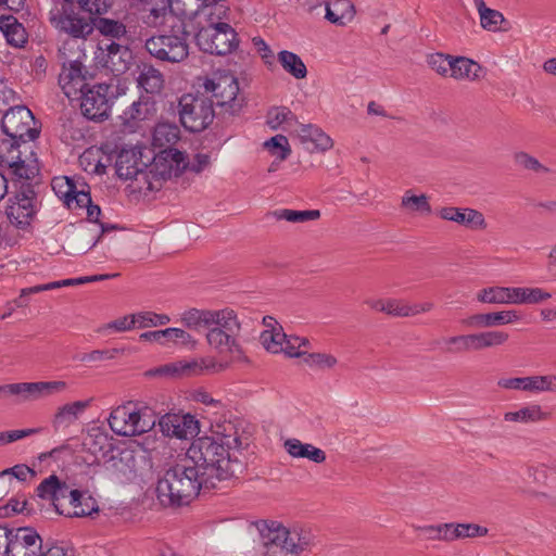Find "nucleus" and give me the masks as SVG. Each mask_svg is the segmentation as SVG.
Wrapping results in <instances>:
<instances>
[{
    "label": "nucleus",
    "instance_id": "nucleus-53",
    "mask_svg": "<svg viewBox=\"0 0 556 556\" xmlns=\"http://www.w3.org/2000/svg\"><path fill=\"white\" fill-rule=\"evenodd\" d=\"M501 317L500 312L479 313L463 319L462 324L471 328H492L502 326Z\"/></svg>",
    "mask_w": 556,
    "mask_h": 556
},
{
    "label": "nucleus",
    "instance_id": "nucleus-6",
    "mask_svg": "<svg viewBox=\"0 0 556 556\" xmlns=\"http://www.w3.org/2000/svg\"><path fill=\"white\" fill-rule=\"evenodd\" d=\"M203 88L220 109L222 114L238 115L245 105V98L239 92L238 79L231 74L206 78Z\"/></svg>",
    "mask_w": 556,
    "mask_h": 556
},
{
    "label": "nucleus",
    "instance_id": "nucleus-1",
    "mask_svg": "<svg viewBox=\"0 0 556 556\" xmlns=\"http://www.w3.org/2000/svg\"><path fill=\"white\" fill-rule=\"evenodd\" d=\"M242 442L237 427L231 421L217 424L210 434L195 438L186 457L202 475L211 488L241 475L245 464L239 458Z\"/></svg>",
    "mask_w": 556,
    "mask_h": 556
},
{
    "label": "nucleus",
    "instance_id": "nucleus-39",
    "mask_svg": "<svg viewBox=\"0 0 556 556\" xmlns=\"http://www.w3.org/2000/svg\"><path fill=\"white\" fill-rule=\"evenodd\" d=\"M476 8L480 16V25L483 29L489 31L507 30V28H501L502 24L507 23V20L503 13L497 10L488 8L484 1L476 5Z\"/></svg>",
    "mask_w": 556,
    "mask_h": 556
},
{
    "label": "nucleus",
    "instance_id": "nucleus-52",
    "mask_svg": "<svg viewBox=\"0 0 556 556\" xmlns=\"http://www.w3.org/2000/svg\"><path fill=\"white\" fill-rule=\"evenodd\" d=\"M264 148L279 162L287 160L291 154L289 141L283 135H276L266 140Z\"/></svg>",
    "mask_w": 556,
    "mask_h": 556
},
{
    "label": "nucleus",
    "instance_id": "nucleus-32",
    "mask_svg": "<svg viewBox=\"0 0 556 556\" xmlns=\"http://www.w3.org/2000/svg\"><path fill=\"white\" fill-rule=\"evenodd\" d=\"M94 28L99 30L104 37H110L116 40H131V31L127 29L126 25L117 20L109 17H98L94 20Z\"/></svg>",
    "mask_w": 556,
    "mask_h": 556
},
{
    "label": "nucleus",
    "instance_id": "nucleus-46",
    "mask_svg": "<svg viewBox=\"0 0 556 556\" xmlns=\"http://www.w3.org/2000/svg\"><path fill=\"white\" fill-rule=\"evenodd\" d=\"M179 139V128L168 123L156 125L153 131V144L159 148H172Z\"/></svg>",
    "mask_w": 556,
    "mask_h": 556
},
{
    "label": "nucleus",
    "instance_id": "nucleus-3",
    "mask_svg": "<svg viewBox=\"0 0 556 556\" xmlns=\"http://www.w3.org/2000/svg\"><path fill=\"white\" fill-rule=\"evenodd\" d=\"M214 490L186 457L169 465L159 476L156 500L164 508L178 509L190 505L201 493Z\"/></svg>",
    "mask_w": 556,
    "mask_h": 556
},
{
    "label": "nucleus",
    "instance_id": "nucleus-57",
    "mask_svg": "<svg viewBox=\"0 0 556 556\" xmlns=\"http://www.w3.org/2000/svg\"><path fill=\"white\" fill-rule=\"evenodd\" d=\"M454 56L444 53H433L428 56L429 66L441 76H451V67Z\"/></svg>",
    "mask_w": 556,
    "mask_h": 556
},
{
    "label": "nucleus",
    "instance_id": "nucleus-36",
    "mask_svg": "<svg viewBox=\"0 0 556 556\" xmlns=\"http://www.w3.org/2000/svg\"><path fill=\"white\" fill-rule=\"evenodd\" d=\"M551 414L542 410V407L538 404L525 406L516 412H507L504 415L505 421H517V422H538L547 420Z\"/></svg>",
    "mask_w": 556,
    "mask_h": 556
},
{
    "label": "nucleus",
    "instance_id": "nucleus-61",
    "mask_svg": "<svg viewBox=\"0 0 556 556\" xmlns=\"http://www.w3.org/2000/svg\"><path fill=\"white\" fill-rule=\"evenodd\" d=\"M77 4L83 11L100 16L112 7V0H77Z\"/></svg>",
    "mask_w": 556,
    "mask_h": 556
},
{
    "label": "nucleus",
    "instance_id": "nucleus-13",
    "mask_svg": "<svg viewBox=\"0 0 556 556\" xmlns=\"http://www.w3.org/2000/svg\"><path fill=\"white\" fill-rule=\"evenodd\" d=\"M187 167L188 160L186 153L177 149L166 148L153 157L149 174L155 180H166L173 176H180Z\"/></svg>",
    "mask_w": 556,
    "mask_h": 556
},
{
    "label": "nucleus",
    "instance_id": "nucleus-48",
    "mask_svg": "<svg viewBox=\"0 0 556 556\" xmlns=\"http://www.w3.org/2000/svg\"><path fill=\"white\" fill-rule=\"evenodd\" d=\"M401 207L406 208L410 213H419L429 215L432 210L429 198L426 194L415 195L410 190L406 191L401 199Z\"/></svg>",
    "mask_w": 556,
    "mask_h": 556
},
{
    "label": "nucleus",
    "instance_id": "nucleus-4",
    "mask_svg": "<svg viewBox=\"0 0 556 556\" xmlns=\"http://www.w3.org/2000/svg\"><path fill=\"white\" fill-rule=\"evenodd\" d=\"M255 527L266 548L265 556H276L278 551L298 555L313 544L314 535L309 530L287 529L277 521L266 520L256 521Z\"/></svg>",
    "mask_w": 556,
    "mask_h": 556
},
{
    "label": "nucleus",
    "instance_id": "nucleus-63",
    "mask_svg": "<svg viewBox=\"0 0 556 556\" xmlns=\"http://www.w3.org/2000/svg\"><path fill=\"white\" fill-rule=\"evenodd\" d=\"M305 364L316 366L318 368H331L337 364V358L330 354L324 353H306L304 356Z\"/></svg>",
    "mask_w": 556,
    "mask_h": 556
},
{
    "label": "nucleus",
    "instance_id": "nucleus-60",
    "mask_svg": "<svg viewBox=\"0 0 556 556\" xmlns=\"http://www.w3.org/2000/svg\"><path fill=\"white\" fill-rule=\"evenodd\" d=\"M138 315L139 328L157 327L167 325L170 318L166 314H156L154 312H142Z\"/></svg>",
    "mask_w": 556,
    "mask_h": 556
},
{
    "label": "nucleus",
    "instance_id": "nucleus-40",
    "mask_svg": "<svg viewBox=\"0 0 556 556\" xmlns=\"http://www.w3.org/2000/svg\"><path fill=\"white\" fill-rule=\"evenodd\" d=\"M354 15V8L349 0H336L332 4L326 2L325 17L332 24L344 25Z\"/></svg>",
    "mask_w": 556,
    "mask_h": 556
},
{
    "label": "nucleus",
    "instance_id": "nucleus-5",
    "mask_svg": "<svg viewBox=\"0 0 556 556\" xmlns=\"http://www.w3.org/2000/svg\"><path fill=\"white\" fill-rule=\"evenodd\" d=\"M214 102L205 93H185L178 99V115L184 128L190 132L206 129L215 117Z\"/></svg>",
    "mask_w": 556,
    "mask_h": 556
},
{
    "label": "nucleus",
    "instance_id": "nucleus-50",
    "mask_svg": "<svg viewBox=\"0 0 556 556\" xmlns=\"http://www.w3.org/2000/svg\"><path fill=\"white\" fill-rule=\"evenodd\" d=\"M286 339L287 334L282 328L265 329L260 336V341L266 351L275 354L282 352L283 340Z\"/></svg>",
    "mask_w": 556,
    "mask_h": 556
},
{
    "label": "nucleus",
    "instance_id": "nucleus-33",
    "mask_svg": "<svg viewBox=\"0 0 556 556\" xmlns=\"http://www.w3.org/2000/svg\"><path fill=\"white\" fill-rule=\"evenodd\" d=\"M510 304H538L552 298V294L541 288H509Z\"/></svg>",
    "mask_w": 556,
    "mask_h": 556
},
{
    "label": "nucleus",
    "instance_id": "nucleus-27",
    "mask_svg": "<svg viewBox=\"0 0 556 556\" xmlns=\"http://www.w3.org/2000/svg\"><path fill=\"white\" fill-rule=\"evenodd\" d=\"M92 399L85 401H75L58 407L52 418L54 430L68 428L73 425L84 412L91 405Z\"/></svg>",
    "mask_w": 556,
    "mask_h": 556
},
{
    "label": "nucleus",
    "instance_id": "nucleus-37",
    "mask_svg": "<svg viewBox=\"0 0 556 556\" xmlns=\"http://www.w3.org/2000/svg\"><path fill=\"white\" fill-rule=\"evenodd\" d=\"M77 500L73 504L67 505L65 509H62L61 515L66 517H87L99 511L97 501L92 496L79 491Z\"/></svg>",
    "mask_w": 556,
    "mask_h": 556
},
{
    "label": "nucleus",
    "instance_id": "nucleus-2",
    "mask_svg": "<svg viewBox=\"0 0 556 556\" xmlns=\"http://www.w3.org/2000/svg\"><path fill=\"white\" fill-rule=\"evenodd\" d=\"M2 131L11 138L12 142L7 153H0V167L8 170V175L16 180H31L39 174V164L36 153L20 150V144L35 140L40 130L35 127V117L25 105L9 109L1 119Z\"/></svg>",
    "mask_w": 556,
    "mask_h": 556
},
{
    "label": "nucleus",
    "instance_id": "nucleus-17",
    "mask_svg": "<svg viewBox=\"0 0 556 556\" xmlns=\"http://www.w3.org/2000/svg\"><path fill=\"white\" fill-rule=\"evenodd\" d=\"M91 75L85 70L81 62L78 60L68 61L63 63L61 73L59 74V85L64 94L73 102V98H77L80 89L88 85V79Z\"/></svg>",
    "mask_w": 556,
    "mask_h": 556
},
{
    "label": "nucleus",
    "instance_id": "nucleus-47",
    "mask_svg": "<svg viewBox=\"0 0 556 556\" xmlns=\"http://www.w3.org/2000/svg\"><path fill=\"white\" fill-rule=\"evenodd\" d=\"M143 22L150 27H163L169 20H173L179 13L175 10L165 11L164 7L155 8L143 4Z\"/></svg>",
    "mask_w": 556,
    "mask_h": 556
},
{
    "label": "nucleus",
    "instance_id": "nucleus-23",
    "mask_svg": "<svg viewBox=\"0 0 556 556\" xmlns=\"http://www.w3.org/2000/svg\"><path fill=\"white\" fill-rule=\"evenodd\" d=\"M241 331L208 329L205 333L207 344L219 354L241 356L242 346L239 342Z\"/></svg>",
    "mask_w": 556,
    "mask_h": 556
},
{
    "label": "nucleus",
    "instance_id": "nucleus-12",
    "mask_svg": "<svg viewBox=\"0 0 556 556\" xmlns=\"http://www.w3.org/2000/svg\"><path fill=\"white\" fill-rule=\"evenodd\" d=\"M36 494L42 500L50 501L55 511L61 515L62 509L78 501L79 490H72L58 476L51 475L40 482L36 489Z\"/></svg>",
    "mask_w": 556,
    "mask_h": 556
},
{
    "label": "nucleus",
    "instance_id": "nucleus-9",
    "mask_svg": "<svg viewBox=\"0 0 556 556\" xmlns=\"http://www.w3.org/2000/svg\"><path fill=\"white\" fill-rule=\"evenodd\" d=\"M111 86L106 84L87 85L80 89L77 98L81 114L90 121H103L109 117L112 98L110 96Z\"/></svg>",
    "mask_w": 556,
    "mask_h": 556
},
{
    "label": "nucleus",
    "instance_id": "nucleus-58",
    "mask_svg": "<svg viewBox=\"0 0 556 556\" xmlns=\"http://www.w3.org/2000/svg\"><path fill=\"white\" fill-rule=\"evenodd\" d=\"M229 8L226 3H218L217 5H207L206 9L201 10V14L206 16L207 24L205 26H219V24H227L223 22L227 17Z\"/></svg>",
    "mask_w": 556,
    "mask_h": 556
},
{
    "label": "nucleus",
    "instance_id": "nucleus-42",
    "mask_svg": "<svg viewBox=\"0 0 556 556\" xmlns=\"http://www.w3.org/2000/svg\"><path fill=\"white\" fill-rule=\"evenodd\" d=\"M213 321H210L208 329L241 331V324L233 309L224 308L213 311Z\"/></svg>",
    "mask_w": 556,
    "mask_h": 556
},
{
    "label": "nucleus",
    "instance_id": "nucleus-21",
    "mask_svg": "<svg viewBox=\"0 0 556 556\" xmlns=\"http://www.w3.org/2000/svg\"><path fill=\"white\" fill-rule=\"evenodd\" d=\"M437 215L472 230H483L488 226L483 214L471 207L444 206L438 210Z\"/></svg>",
    "mask_w": 556,
    "mask_h": 556
},
{
    "label": "nucleus",
    "instance_id": "nucleus-22",
    "mask_svg": "<svg viewBox=\"0 0 556 556\" xmlns=\"http://www.w3.org/2000/svg\"><path fill=\"white\" fill-rule=\"evenodd\" d=\"M109 457L104 460L106 470L129 478L137 468L136 452L130 447H114L110 445Z\"/></svg>",
    "mask_w": 556,
    "mask_h": 556
},
{
    "label": "nucleus",
    "instance_id": "nucleus-29",
    "mask_svg": "<svg viewBox=\"0 0 556 556\" xmlns=\"http://www.w3.org/2000/svg\"><path fill=\"white\" fill-rule=\"evenodd\" d=\"M100 236H97V229L83 223L77 227L70 239L68 247L78 253H86L97 245Z\"/></svg>",
    "mask_w": 556,
    "mask_h": 556
},
{
    "label": "nucleus",
    "instance_id": "nucleus-44",
    "mask_svg": "<svg viewBox=\"0 0 556 556\" xmlns=\"http://www.w3.org/2000/svg\"><path fill=\"white\" fill-rule=\"evenodd\" d=\"M473 338L475 350L481 351L505 344L509 339V334L501 330H488L473 333Z\"/></svg>",
    "mask_w": 556,
    "mask_h": 556
},
{
    "label": "nucleus",
    "instance_id": "nucleus-38",
    "mask_svg": "<svg viewBox=\"0 0 556 556\" xmlns=\"http://www.w3.org/2000/svg\"><path fill=\"white\" fill-rule=\"evenodd\" d=\"M156 112L155 101L150 96H140L139 99L124 112L125 119L143 121Z\"/></svg>",
    "mask_w": 556,
    "mask_h": 556
},
{
    "label": "nucleus",
    "instance_id": "nucleus-19",
    "mask_svg": "<svg viewBox=\"0 0 556 556\" xmlns=\"http://www.w3.org/2000/svg\"><path fill=\"white\" fill-rule=\"evenodd\" d=\"M137 406L132 402L114 408L108 419L111 430L123 437L139 435L137 424Z\"/></svg>",
    "mask_w": 556,
    "mask_h": 556
},
{
    "label": "nucleus",
    "instance_id": "nucleus-18",
    "mask_svg": "<svg viewBox=\"0 0 556 556\" xmlns=\"http://www.w3.org/2000/svg\"><path fill=\"white\" fill-rule=\"evenodd\" d=\"M159 426L164 435L181 440L193 438L200 432L199 421L190 414H165L159 419Z\"/></svg>",
    "mask_w": 556,
    "mask_h": 556
},
{
    "label": "nucleus",
    "instance_id": "nucleus-41",
    "mask_svg": "<svg viewBox=\"0 0 556 556\" xmlns=\"http://www.w3.org/2000/svg\"><path fill=\"white\" fill-rule=\"evenodd\" d=\"M213 309L190 308L181 315V323L185 327L200 331H207L210 321H213Z\"/></svg>",
    "mask_w": 556,
    "mask_h": 556
},
{
    "label": "nucleus",
    "instance_id": "nucleus-11",
    "mask_svg": "<svg viewBox=\"0 0 556 556\" xmlns=\"http://www.w3.org/2000/svg\"><path fill=\"white\" fill-rule=\"evenodd\" d=\"M36 192L31 184H22L18 191L8 200L5 214L10 223L18 229L30 226L36 211Z\"/></svg>",
    "mask_w": 556,
    "mask_h": 556
},
{
    "label": "nucleus",
    "instance_id": "nucleus-34",
    "mask_svg": "<svg viewBox=\"0 0 556 556\" xmlns=\"http://www.w3.org/2000/svg\"><path fill=\"white\" fill-rule=\"evenodd\" d=\"M204 368L195 361L168 364L148 371L150 376H193L199 375Z\"/></svg>",
    "mask_w": 556,
    "mask_h": 556
},
{
    "label": "nucleus",
    "instance_id": "nucleus-30",
    "mask_svg": "<svg viewBox=\"0 0 556 556\" xmlns=\"http://www.w3.org/2000/svg\"><path fill=\"white\" fill-rule=\"evenodd\" d=\"M483 67L476 61L466 56H454L451 67V77L454 79L479 80Z\"/></svg>",
    "mask_w": 556,
    "mask_h": 556
},
{
    "label": "nucleus",
    "instance_id": "nucleus-54",
    "mask_svg": "<svg viewBox=\"0 0 556 556\" xmlns=\"http://www.w3.org/2000/svg\"><path fill=\"white\" fill-rule=\"evenodd\" d=\"M444 343L448 345L447 353L458 354L476 351L473 333L448 337L444 339Z\"/></svg>",
    "mask_w": 556,
    "mask_h": 556
},
{
    "label": "nucleus",
    "instance_id": "nucleus-49",
    "mask_svg": "<svg viewBox=\"0 0 556 556\" xmlns=\"http://www.w3.org/2000/svg\"><path fill=\"white\" fill-rule=\"evenodd\" d=\"M271 215L278 220H287L290 223H305L316 220L320 217L319 210L295 211L289 208L276 210Z\"/></svg>",
    "mask_w": 556,
    "mask_h": 556
},
{
    "label": "nucleus",
    "instance_id": "nucleus-35",
    "mask_svg": "<svg viewBox=\"0 0 556 556\" xmlns=\"http://www.w3.org/2000/svg\"><path fill=\"white\" fill-rule=\"evenodd\" d=\"M299 136L303 142H312L319 151H327L333 146L332 139L313 124H301Z\"/></svg>",
    "mask_w": 556,
    "mask_h": 556
},
{
    "label": "nucleus",
    "instance_id": "nucleus-8",
    "mask_svg": "<svg viewBox=\"0 0 556 556\" xmlns=\"http://www.w3.org/2000/svg\"><path fill=\"white\" fill-rule=\"evenodd\" d=\"M67 388L64 380L17 382L0 386V393L15 396V403L21 404L63 393Z\"/></svg>",
    "mask_w": 556,
    "mask_h": 556
},
{
    "label": "nucleus",
    "instance_id": "nucleus-56",
    "mask_svg": "<svg viewBox=\"0 0 556 556\" xmlns=\"http://www.w3.org/2000/svg\"><path fill=\"white\" fill-rule=\"evenodd\" d=\"M451 525L454 541L484 536L488 533L486 528L476 523L451 522Z\"/></svg>",
    "mask_w": 556,
    "mask_h": 556
},
{
    "label": "nucleus",
    "instance_id": "nucleus-45",
    "mask_svg": "<svg viewBox=\"0 0 556 556\" xmlns=\"http://www.w3.org/2000/svg\"><path fill=\"white\" fill-rule=\"evenodd\" d=\"M419 535L428 541L453 542V532L451 522L439 525L418 526L415 528Z\"/></svg>",
    "mask_w": 556,
    "mask_h": 556
},
{
    "label": "nucleus",
    "instance_id": "nucleus-51",
    "mask_svg": "<svg viewBox=\"0 0 556 556\" xmlns=\"http://www.w3.org/2000/svg\"><path fill=\"white\" fill-rule=\"evenodd\" d=\"M477 299L482 303L510 304V293L508 287H491L479 291Z\"/></svg>",
    "mask_w": 556,
    "mask_h": 556
},
{
    "label": "nucleus",
    "instance_id": "nucleus-10",
    "mask_svg": "<svg viewBox=\"0 0 556 556\" xmlns=\"http://www.w3.org/2000/svg\"><path fill=\"white\" fill-rule=\"evenodd\" d=\"M187 33L184 36L159 35L152 36L146 41V50L149 54L162 62L179 63L187 59L189 45Z\"/></svg>",
    "mask_w": 556,
    "mask_h": 556
},
{
    "label": "nucleus",
    "instance_id": "nucleus-14",
    "mask_svg": "<svg viewBox=\"0 0 556 556\" xmlns=\"http://www.w3.org/2000/svg\"><path fill=\"white\" fill-rule=\"evenodd\" d=\"M151 157H143L140 147L122 148L115 162L117 176L123 180H131L138 175H146L144 170L151 165Z\"/></svg>",
    "mask_w": 556,
    "mask_h": 556
},
{
    "label": "nucleus",
    "instance_id": "nucleus-31",
    "mask_svg": "<svg viewBox=\"0 0 556 556\" xmlns=\"http://www.w3.org/2000/svg\"><path fill=\"white\" fill-rule=\"evenodd\" d=\"M286 451L296 458H307L316 464L324 463L326 460V453L308 443H302L298 439H288L285 442Z\"/></svg>",
    "mask_w": 556,
    "mask_h": 556
},
{
    "label": "nucleus",
    "instance_id": "nucleus-62",
    "mask_svg": "<svg viewBox=\"0 0 556 556\" xmlns=\"http://www.w3.org/2000/svg\"><path fill=\"white\" fill-rule=\"evenodd\" d=\"M285 343L282 345V352L290 357H300L305 356V352L300 351L301 346H305L308 344V340L306 338H300L295 336H287V339L283 340Z\"/></svg>",
    "mask_w": 556,
    "mask_h": 556
},
{
    "label": "nucleus",
    "instance_id": "nucleus-28",
    "mask_svg": "<svg viewBox=\"0 0 556 556\" xmlns=\"http://www.w3.org/2000/svg\"><path fill=\"white\" fill-rule=\"evenodd\" d=\"M138 87L146 92L144 96L154 97L160 94L164 88V75L160 70L148 63L138 66Z\"/></svg>",
    "mask_w": 556,
    "mask_h": 556
},
{
    "label": "nucleus",
    "instance_id": "nucleus-16",
    "mask_svg": "<svg viewBox=\"0 0 556 556\" xmlns=\"http://www.w3.org/2000/svg\"><path fill=\"white\" fill-rule=\"evenodd\" d=\"M52 189L68 208H74L75 204L90 202L89 186L79 178L55 177L52 180Z\"/></svg>",
    "mask_w": 556,
    "mask_h": 556
},
{
    "label": "nucleus",
    "instance_id": "nucleus-26",
    "mask_svg": "<svg viewBox=\"0 0 556 556\" xmlns=\"http://www.w3.org/2000/svg\"><path fill=\"white\" fill-rule=\"evenodd\" d=\"M139 339L141 341L159 342L162 344L165 342H176L189 349H194L197 345V341L193 337L180 328L147 331L141 333Z\"/></svg>",
    "mask_w": 556,
    "mask_h": 556
},
{
    "label": "nucleus",
    "instance_id": "nucleus-59",
    "mask_svg": "<svg viewBox=\"0 0 556 556\" xmlns=\"http://www.w3.org/2000/svg\"><path fill=\"white\" fill-rule=\"evenodd\" d=\"M136 418L139 435L153 429L157 421L155 412L148 406L137 407Z\"/></svg>",
    "mask_w": 556,
    "mask_h": 556
},
{
    "label": "nucleus",
    "instance_id": "nucleus-64",
    "mask_svg": "<svg viewBox=\"0 0 556 556\" xmlns=\"http://www.w3.org/2000/svg\"><path fill=\"white\" fill-rule=\"evenodd\" d=\"M515 161L518 165L522 166L526 169H530L536 173H548L549 169L542 165L539 160L531 156L526 152H518L515 154Z\"/></svg>",
    "mask_w": 556,
    "mask_h": 556
},
{
    "label": "nucleus",
    "instance_id": "nucleus-15",
    "mask_svg": "<svg viewBox=\"0 0 556 556\" xmlns=\"http://www.w3.org/2000/svg\"><path fill=\"white\" fill-rule=\"evenodd\" d=\"M42 539L37 531L29 527L16 528L3 554L7 556H40Z\"/></svg>",
    "mask_w": 556,
    "mask_h": 556
},
{
    "label": "nucleus",
    "instance_id": "nucleus-55",
    "mask_svg": "<svg viewBox=\"0 0 556 556\" xmlns=\"http://www.w3.org/2000/svg\"><path fill=\"white\" fill-rule=\"evenodd\" d=\"M527 392H556V376H528L527 377Z\"/></svg>",
    "mask_w": 556,
    "mask_h": 556
},
{
    "label": "nucleus",
    "instance_id": "nucleus-7",
    "mask_svg": "<svg viewBox=\"0 0 556 556\" xmlns=\"http://www.w3.org/2000/svg\"><path fill=\"white\" fill-rule=\"evenodd\" d=\"M236 30L229 24L202 26L195 35L199 48L210 54L226 55L239 43Z\"/></svg>",
    "mask_w": 556,
    "mask_h": 556
},
{
    "label": "nucleus",
    "instance_id": "nucleus-25",
    "mask_svg": "<svg viewBox=\"0 0 556 556\" xmlns=\"http://www.w3.org/2000/svg\"><path fill=\"white\" fill-rule=\"evenodd\" d=\"M15 13L9 11L0 13V30L10 46L22 48L28 40V34L24 25L14 15Z\"/></svg>",
    "mask_w": 556,
    "mask_h": 556
},
{
    "label": "nucleus",
    "instance_id": "nucleus-43",
    "mask_svg": "<svg viewBox=\"0 0 556 556\" xmlns=\"http://www.w3.org/2000/svg\"><path fill=\"white\" fill-rule=\"evenodd\" d=\"M278 61L282 68L295 79H303L307 75V68L302 59L288 50L278 53Z\"/></svg>",
    "mask_w": 556,
    "mask_h": 556
},
{
    "label": "nucleus",
    "instance_id": "nucleus-24",
    "mask_svg": "<svg viewBox=\"0 0 556 556\" xmlns=\"http://www.w3.org/2000/svg\"><path fill=\"white\" fill-rule=\"evenodd\" d=\"M55 26L73 38L85 39L93 33L94 20L71 12L60 16Z\"/></svg>",
    "mask_w": 556,
    "mask_h": 556
},
{
    "label": "nucleus",
    "instance_id": "nucleus-20",
    "mask_svg": "<svg viewBox=\"0 0 556 556\" xmlns=\"http://www.w3.org/2000/svg\"><path fill=\"white\" fill-rule=\"evenodd\" d=\"M101 50L103 54L101 62L114 76L125 74L134 62V53L127 45L112 41Z\"/></svg>",
    "mask_w": 556,
    "mask_h": 556
}]
</instances>
